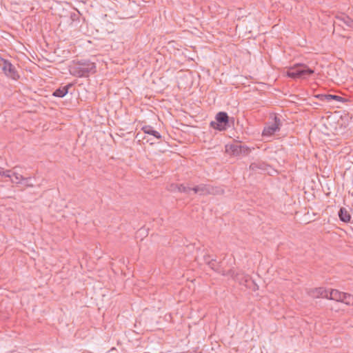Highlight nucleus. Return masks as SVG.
Listing matches in <instances>:
<instances>
[{
	"label": "nucleus",
	"instance_id": "nucleus-1",
	"mask_svg": "<svg viewBox=\"0 0 353 353\" xmlns=\"http://www.w3.org/2000/svg\"><path fill=\"white\" fill-rule=\"evenodd\" d=\"M69 72L74 77L81 78L88 77L97 72L96 64L90 60L85 59L73 61L69 66Z\"/></svg>",
	"mask_w": 353,
	"mask_h": 353
},
{
	"label": "nucleus",
	"instance_id": "nucleus-2",
	"mask_svg": "<svg viewBox=\"0 0 353 353\" xmlns=\"http://www.w3.org/2000/svg\"><path fill=\"white\" fill-rule=\"evenodd\" d=\"M314 70L305 65H298L288 71V76L292 79L305 78L314 73Z\"/></svg>",
	"mask_w": 353,
	"mask_h": 353
},
{
	"label": "nucleus",
	"instance_id": "nucleus-3",
	"mask_svg": "<svg viewBox=\"0 0 353 353\" xmlns=\"http://www.w3.org/2000/svg\"><path fill=\"white\" fill-rule=\"evenodd\" d=\"M216 121L210 122V126L219 131L225 130L229 125V117L225 112H219L216 115Z\"/></svg>",
	"mask_w": 353,
	"mask_h": 353
},
{
	"label": "nucleus",
	"instance_id": "nucleus-4",
	"mask_svg": "<svg viewBox=\"0 0 353 353\" xmlns=\"http://www.w3.org/2000/svg\"><path fill=\"white\" fill-rule=\"evenodd\" d=\"M230 276L237 281L240 285H245L248 288L252 289V290L258 289L257 285L252 278L248 274H245L242 272L236 273L234 272V275Z\"/></svg>",
	"mask_w": 353,
	"mask_h": 353
},
{
	"label": "nucleus",
	"instance_id": "nucleus-5",
	"mask_svg": "<svg viewBox=\"0 0 353 353\" xmlns=\"http://www.w3.org/2000/svg\"><path fill=\"white\" fill-rule=\"evenodd\" d=\"M1 69L5 75L13 80H18L20 77L16 68L8 60L2 59Z\"/></svg>",
	"mask_w": 353,
	"mask_h": 353
},
{
	"label": "nucleus",
	"instance_id": "nucleus-6",
	"mask_svg": "<svg viewBox=\"0 0 353 353\" xmlns=\"http://www.w3.org/2000/svg\"><path fill=\"white\" fill-rule=\"evenodd\" d=\"M228 151L233 156L240 157L248 155L250 152L251 149L246 145L234 143L230 145Z\"/></svg>",
	"mask_w": 353,
	"mask_h": 353
},
{
	"label": "nucleus",
	"instance_id": "nucleus-7",
	"mask_svg": "<svg viewBox=\"0 0 353 353\" xmlns=\"http://www.w3.org/2000/svg\"><path fill=\"white\" fill-rule=\"evenodd\" d=\"M281 125V119L276 116H274V122L272 124L268 125V126L264 128L262 132V135L263 137H270L274 134L276 132L280 130Z\"/></svg>",
	"mask_w": 353,
	"mask_h": 353
},
{
	"label": "nucleus",
	"instance_id": "nucleus-8",
	"mask_svg": "<svg viewBox=\"0 0 353 353\" xmlns=\"http://www.w3.org/2000/svg\"><path fill=\"white\" fill-rule=\"evenodd\" d=\"M208 265L210 269L221 274L222 276L234 275V270L232 269H230L228 271L223 270V268L221 267V263H216V260L215 259H210V262H209Z\"/></svg>",
	"mask_w": 353,
	"mask_h": 353
},
{
	"label": "nucleus",
	"instance_id": "nucleus-9",
	"mask_svg": "<svg viewBox=\"0 0 353 353\" xmlns=\"http://www.w3.org/2000/svg\"><path fill=\"white\" fill-rule=\"evenodd\" d=\"M345 25L347 28L353 29V19L344 14L336 16V21H334V27Z\"/></svg>",
	"mask_w": 353,
	"mask_h": 353
},
{
	"label": "nucleus",
	"instance_id": "nucleus-10",
	"mask_svg": "<svg viewBox=\"0 0 353 353\" xmlns=\"http://www.w3.org/2000/svg\"><path fill=\"white\" fill-rule=\"evenodd\" d=\"M192 190L194 191L195 194H199V195H207L215 193L214 188L212 186L205 184L196 185L192 188Z\"/></svg>",
	"mask_w": 353,
	"mask_h": 353
},
{
	"label": "nucleus",
	"instance_id": "nucleus-11",
	"mask_svg": "<svg viewBox=\"0 0 353 353\" xmlns=\"http://www.w3.org/2000/svg\"><path fill=\"white\" fill-rule=\"evenodd\" d=\"M316 98L319 99L320 101L323 102L330 103L332 100H335L337 101H343V98L334 94H317L315 96Z\"/></svg>",
	"mask_w": 353,
	"mask_h": 353
},
{
	"label": "nucleus",
	"instance_id": "nucleus-12",
	"mask_svg": "<svg viewBox=\"0 0 353 353\" xmlns=\"http://www.w3.org/2000/svg\"><path fill=\"white\" fill-rule=\"evenodd\" d=\"M268 165L263 161H257L253 162L250 165V169L254 172H263L267 170Z\"/></svg>",
	"mask_w": 353,
	"mask_h": 353
},
{
	"label": "nucleus",
	"instance_id": "nucleus-13",
	"mask_svg": "<svg viewBox=\"0 0 353 353\" xmlns=\"http://www.w3.org/2000/svg\"><path fill=\"white\" fill-rule=\"evenodd\" d=\"M344 293L345 292H340L338 290L332 289L329 291L328 299L342 303Z\"/></svg>",
	"mask_w": 353,
	"mask_h": 353
},
{
	"label": "nucleus",
	"instance_id": "nucleus-14",
	"mask_svg": "<svg viewBox=\"0 0 353 353\" xmlns=\"http://www.w3.org/2000/svg\"><path fill=\"white\" fill-rule=\"evenodd\" d=\"M72 85H73L72 83H69L65 86L59 88L54 91L52 95L56 97H63L68 94L69 89L72 87Z\"/></svg>",
	"mask_w": 353,
	"mask_h": 353
},
{
	"label": "nucleus",
	"instance_id": "nucleus-15",
	"mask_svg": "<svg viewBox=\"0 0 353 353\" xmlns=\"http://www.w3.org/2000/svg\"><path fill=\"white\" fill-rule=\"evenodd\" d=\"M329 291L323 288H317L312 291V296L314 298H326L328 299Z\"/></svg>",
	"mask_w": 353,
	"mask_h": 353
},
{
	"label": "nucleus",
	"instance_id": "nucleus-16",
	"mask_svg": "<svg viewBox=\"0 0 353 353\" xmlns=\"http://www.w3.org/2000/svg\"><path fill=\"white\" fill-rule=\"evenodd\" d=\"M339 219L345 223H348L350 221L351 219V215L348 212L346 208H341L339 211Z\"/></svg>",
	"mask_w": 353,
	"mask_h": 353
},
{
	"label": "nucleus",
	"instance_id": "nucleus-17",
	"mask_svg": "<svg viewBox=\"0 0 353 353\" xmlns=\"http://www.w3.org/2000/svg\"><path fill=\"white\" fill-rule=\"evenodd\" d=\"M141 130L145 134L152 135L158 139H161V135L159 134V132L154 130L150 125H144L142 127Z\"/></svg>",
	"mask_w": 353,
	"mask_h": 353
},
{
	"label": "nucleus",
	"instance_id": "nucleus-18",
	"mask_svg": "<svg viewBox=\"0 0 353 353\" xmlns=\"http://www.w3.org/2000/svg\"><path fill=\"white\" fill-rule=\"evenodd\" d=\"M12 176H14V179H12L11 181H12V183H14L16 184H20V183H21V181H23L24 180H30L31 179L30 177H24L21 174H20L19 173H18L17 172H12Z\"/></svg>",
	"mask_w": 353,
	"mask_h": 353
},
{
	"label": "nucleus",
	"instance_id": "nucleus-19",
	"mask_svg": "<svg viewBox=\"0 0 353 353\" xmlns=\"http://www.w3.org/2000/svg\"><path fill=\"white\" fill-rule=\"evenodd\" d=\"M342 303L347 305H353V295L345 292Z\"/></svg>",
	"mask_w": 353,
	"mask_h": 353
},
{
	"label": "nucleus",
	"instance_id": "nucleus-20",
	"mask_svg": "<svg viewBox=\"0 0 353 353\" xmlns=\"http://www.w3.org/2000/svg\"><path fill=\"white\" fill-rule=\"evenodd\" d=\"M177 188V191L179 192L189 193L192 190V188L185 185L184 184H179V185H174Z\"/></svg>",
	"mask_w": 353,
	"mask_h": 353
},
{
	"label": "nucleus",
	"instance_id": "nucleus-21",
	"mask_svg": "<svg viewBox=\"0 0 353 353\" xmlns=\"http://www.w3.org/2000/svg\"><path fill=\"white\" fill-rule=\"evenodd\" d=\"M12 172L11 170H8L4 171L3 168H1V175L6 177L11 178L12 176Z\"/></svg>",
	"mask_w": 353,
	"mask_h": 353
},
{
	"label": "nucleus",
	"instance_id": "nucleus-22",
	"mask_svg": "<svg viewBox=\"0 0 353 353\" xmlns=\"http://www.w3.org/2000/svg\"><path fill=\"white\" fill-rule=\"evenodd\" d=\"M210 259H212L210 256L208 254H204L203 256V262L207 265L209 263V262H210Z\"/></svg>",
	"mask_w": 353,
	"mask_h": 353
},
{
	"label": "nucleus",
	"instance_id": "nucleus-23",
	"mask_svg": "<svg viewBox=\"0 0 353 353\" xmlns=\"http://www.w3.org/2000/svg\"><path fill=\"white\" fill-rule=\"evenodd\" d=\"M174 185H179V184H176V183L171 184L170 186L169 190H170V191H176V190H177V188L175 187Z\"/></svg>",
	"mask_w": 353,
	"mask_h": 353
},
{
	"label": "nucleus",
	"instance_id": "nucleus-24",
	"mask_svg": "<svg viewBox=\"0 0 353 353\" xmlns=\"http://www.w3.org/2000/svg\"><path fill=\"white\" fill-rule=\"evenodd\" d=\"M70 18L72 21L77 20L78 19V14L75 12L71 13Z\"/></svg>",
	"mask_w": 353,
	"mask_h": 353
},
{
	"label": "nucleus",
	"instance_id": "nucleus-25",
	"mask_svg": "<svg viewBox=\"0 0 353 353\" xmlns=\"http://www.w3.org/2000/svg\"><path fill=\"white\" fill-rule=\"evenodd\" d=\"M29 181H30V180H24V181H26V183H25V185H26V187H30V188H32V187H34V185H33L32 183H30L29 182Z\"/></svg>",
	"mask_w": 353,
	"mask_h": 353
}]
</instances>
